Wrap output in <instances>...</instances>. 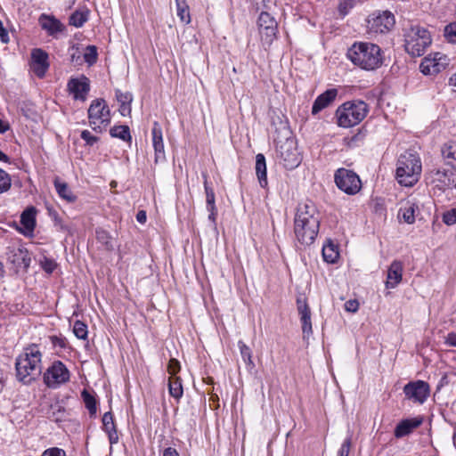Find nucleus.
I'll return each mask as SVG.
<instances>
[{
	"label": "nucleus",
	"instance_id": "nucleus-42",
	"mask_svg": "<svg viewBox=\"0 0 456 456\" xmlns=\"http://www.w3.org/2000/svg\"><path fill=\"white\" fill-rule=\"evenodd\" d=\"M442 220L446 225L456 224V208L445 211L443 214Z\"/></svg>",
	"mask_w": 456,
	"mask_h": 456
},
{
	"label": "nucleus",
	"instance_id": "nucleus-17",
	"mask_svg": "<svg viewBox=\"0 0 456 456\" xmlns=\"http://www.w3.org/2000/svg\"><path fill=\"white\" fill-rule=\"evenodd\" d=\"M67 87L75 100L85 102L90 90V82L86 77L81 76L80 77L70 78Z\"/></svg>",
	"mask_w": 456,
	"mask_h": 456
},
{
	"label": "nucleus",
	"instance_id": "nucleus-9",
	"mask_svg": "<svg viewBox=\"0 0 456 456\" xmlns=\"http://www.w3.org/2000/svg\"><path fill=\"white\" fill-rule=\"evenodd\" d=\"M395 16L389 11H378L370 14L367 20V31L372 36L389 32L395 26Z\"/></svg>",
	"mask_w": 456,
	"mask_h": 456
},
{
	"label": "nucleus",
	"instance_id": "nucleus-51",
	"mask_svg": "<svg viewBox=\"0 0 456 456\" xmlns=\"http://www.w3.org/2000/svg\"><path fill=\"white\" fill-rule=\"evenodd\" d=\"M359 308V303L355 299L347 300L345 303V310L349 313H355Z\"/></svg>",
	"mask_w": 456,
	"mask_h": 456
},
{
	"label": "nucleus",
	"instance_id": "nucleus-28",
	"mask_svg": "<svg viewBox=\"0 0 456 456\" xmlns=\"http://www.w3.org/2000/svg\"><path fill=\"white\" fill-rule=\"evenodd\" d=\"M256 174L262 188L267 186L266 163L265 158L262 153L256 156Z\"/></svg>",
	"mask_w": 456,
	"mask_h": 456
},
{
	"label": "nucleus",
	"instance_id": "nucleus-22",
	"mask_svg": "<svg viewBox=\"0 0 456 456\" xmlns=\"http://www.w3.org/2000/svg\"><path fill=\"white\" fill-rule=\"evenodd\" d=\"M152 144L155 151V163H159L165 159L164 142L162 130L158 122L153 124L151 130Z\"/></svg>",
	"mask_w": 456,
	"mask_h": 456
},
{
	"label": "nucleus",
	"instance_id": "nucleus-25",
	"mask_svg": "<svg viewBox=\"0 0 456 456\" xmlns=\"http://www.w3.org/2000/svg\"><path fill=\"white\" fill-rule=\"evenodd\" d=\"M338 90L335 88L328 89L320 94L314 101L312 107V113L314 115L319 113L323 109L327 108L337 97Z\"/></svg>",
	"mask_w": 456,
	"mask_h": 456
},
{
	"label": "nucleus",
	"instance_id": "nucleus-32",
	"mask_svg": "<svg viewBox=\"0 0 456 456\" xmlns=\"http://www.w3.org/2000/svg\"><path fill=\"white\" fill-rule=\"evenodd\" d=\"M89 11L87 9L77 10L69 17V24L76 27H82L87 21Z\"/></svg>",
	"mask_w": 456,
	"mask_h": 456
},
{
	"label": "nucleus",
	"instance_id": "nucleus-60",
	"mask_svg": "<svg viewBox=\"0 0 456 456\" xmlns=\"http://www.w3.org/2000/svg\"><path fill=\"white\" fill-rule=\"evenodd\" d=\"M96 234H97L98 240L107 243V241H105V240L108 239V235L104 231H97Z\"/></svg>",
	"mask_w": 456,
	"mask_h": 456
},
{
	"label": "nucleus",
	"instance_id": "nucleus-19",
	"mask_svg": "<svg viewBox=\"0 0 456 456\" xmlns=\"http://www.w3.org/2000/svg\"><path fill=\"white\" fill-rule=\"evenodd\" d=\"M48 55L42 49H34L31 53L30 69L39 77H43L49 67Z\"/></svg>",
	"mask_w": 456,
	"mask_h": 456
},
{
	"label": "nucleus",
	"instance_id": "nucleus-30",
	"mask_svg": "<svg viewBox=\"0 0 456 456\" xmlns=\"http://www.w3.org/2000/svg\"><path fill=\"white\" fill-rule=\"evenodd\" d=\"M54 186L58 195L61 199L67 200L68 202L75 201L76 196L73 194L66 183L61 182L59 179H55Z\"/></svg>",
	"mask_w": 456,
	"mask_h": 456
},
{
	"label": "nucleus",
	"instance_id": "nucleus-27",
	"mask_svg": "<svg viewBox=\"0 0 456 456\" xmlns=\"http://www.w3.org/2000/svg\"><path fill=\"white\" fill-rule=\"evenodd\" d=\"M102 425L104 431L108 434L110 444H117L118 442V436L113 420V416L110 411L103 414Z\"/></svg>",
	"mask_w": 456,
	"mask_h": 456
},
{
	"label": "nucleus",
	"instance_id": "nucleus-39",
	"mask_svg": "<svg viewBox=\"0 0 456 456\" xmlns=\"http://www.w3.org/2000/svg\"><path fill=\"white\" fill-rule=\"evenodd\" d=\"M204 176V187L206 192V203L207 208H211L212 206H216L215 204V192L212 188L208 185V177L207 175H203Z\"/></svg>",
	"mask_w": 456,
	"mask_h": 456
},
{
	"label": "nucleus",
	"instance_id": "nucleus-53",
	"mask_svg": "<svg viewBox=\"0 0 456 456\" xmlns=\"http://www.w3.org/2000/svg\"><path fill=\"white\" fill-rule=\"evenodd\" d=\"M445 344L451 346H456V333L451 332L445 337Z\"/></svg>",
	"mask_w": 456,
	"mask_h": 456
},
{
	"label": "nucleus",
	"instance_id": "nucleus-15",
	"mask_svg": "<svg viewBox=\"0 0 456 456\" xmlns=\"http://www.w3.org/2000/svg\"><path fill=\"white\" fill-rule=\"evenodd\" d=\"M447 64V56L441 53H436L422 60L419 69L424 75H435L443 70Z\"/></svg>",
	"mask_w": 456,
	"mask_h": 456
},
{
	"label": "nucleus",
	"instance_id": "nucleus-44",
	"mask_svg": "<svg viewBox=\"0 0 456 456\" xmlns=\"http://www.w3.org/2000/svg\"><path fill=\"white\" fill-rule=\"evenodd\" d=\"M357 0H341L338 5L339 12L345 16L353 8Z\"/></svg>",
	"mask_w": 456,
	"mask_h": 456
},
{
	"label": "nucleus",
	"instance_id": "nucleus-52",
	"mask_svg": "<svg viewBox=\"0 0 456 456\" xmlns=\"http://www.w3.org/2000/svg\"><path fill=\"white\" fill-rule=\"evenodd\" d=\"M0 39L3 43L9 42V35L7 30L4 27L3 21L0 20Z\"/></svg>",
	"mask_w": 456,
	"mask_h": 456
},
{
	"label": "nucleus",
	"instance_id": "nucleus-61",
	"mask_svg": "<svg viewBox=\"0 0 456 456\" xmlns=\"http://www.w3.org/2000/svg\"><path fill=\"white\" fill-rule=\"evenodd\" d=\"M8 128L9 126L0 119V134L4 133Z\"/></svg>",
	"mask_w": 456,
	"mask_h": 456
},
{
	"label": "nucleus",
	"instance_id": "nucleus-5",
	"mask_svg": "<svg viewBox=\"0 0 456 456\" xmlns=\"http://www.w3.org/2000/svg\"><path fill=\"white\" fill-rule=\"evenodd\" d=\"M369 111L367 104L362 101L346 102L336 111L338 125L349 128L362 121Z\"/></svg>",
	"mask_w": 456,
	"mask_h": 456
},
{
	"label": "nucleus",
	"instance_id": "nucleus-54",
	"mask_svg": "<svg viewBox=\"0 0 456 456\" xmlns=\"http://www.w3.org/2000/svg\"><path fill=\"white\" fill-rule=\"evenodd\" d=\"M122 116H127L131 113L130 103L120 104L118 109Z\"/></svg>",
	"mask_w": 456,
	"mask_h": 456
},
{
	"label": "nucleus",
	"instance_id": "nucleus-59",
	"mask_svg": "<svg viewBox=\"0 0 456 456\" xmlns=\"http://www.w3.org/2000/svg\"><path fill=\"white\" fill-rule=\"evenodd\" d=\"M253 2L255 3V4L257 6V9L259 8H268V0H253Z\"/></svg>",
	"mask_w": 456,
	"mask_h": 456
},
{
	"label": "nucleus",
	"instance_id": "nucleus-23",
	"mask_svg": "<svg viewBox=\"0 0 456 456\" xmlns=\"http://www.w3.org/2000/svg\"><path fill=\"white\" fill-rule=\"evenodd\" d=\"M403 265L400 261H393L388 268L386 287L395 289L402 281Z\"/></svg>",
	"mask_w": 456,
	"mask_h": 456
},
{
	"label": "nucleus",
	"instance_id": "nucleus-16",
	"mask_svg": "<svg viewBox=\"0 0 456 456\" xmlns=\"http://www.w3.org/2000/svg\"><path fill=\"white\" fill-rule=\"evenodd\" d=\"M419 200L415 196L401 200L398 218L403 220L406 224H413L416 219L415 213L419 210Z\"/></svg>",
	"mask_w": 456,
	"mask_h": 456
},
{
	"label": "nucleus",
	"instance_id": "nucleus-38",
	"mask_svg": "<svg viewBox=\"0 0 456 456\" xmlns=\"http://www.w3.org/2000/svg\"><path fill=\"white\" fill-rule=\"evenodd\" d=\"M73 332L75 336L79 339L87 338V326L80 321L75 322L73 326Z\"/></svg>",
	"mask_w": 456,
	"mask_h": 456
},
{
	"label": "nucleus",
	"instance_id": "nucleus-21",
	"mask_svg": "<svg viewBox=\"0 0 456 456\" xmlns=\"http://www.w3.org/2000/svg\"><path fill=\"white\" fill-rule=\"evenodd\" d=\"M38 22L41 28L53 37H57L65 28V26L54 16L45 13L40 15Z\"/></svg>",
	"mask_w": 456,
	"mask_h": 456
},
{
	"label": "nucleus",
	"instance_id": "nucleus-1",
	"mask_svg": "<svg viewBox=\"0 0 456 456\" xmlns=\"http://www.w3.org/2000/svg\"><path fill=\"white\" fill-rule=\"evenodd\" d=\"M321 215L312 201L300 203L294 221V232L297 240L305 245L312 244L320 227Z\"/></svg>",
	"mask_w": 456,
	"mask_h": 456
},
{
	"label": "nucleus",
	"instance_id": "nucleus-55",
	"mask_svg": "<svg viewBox=\"0 0 456 456\" xmlns=\"http://www.w3.org/2000/svg\"><path fill=\"white\" fill-rule=\"evenodd\" d=\"M73 53L70 54V60L76 64H81V56L77 49H73Z\"/></svg>",
	"mask_w": 456,
	"mask_h": 456
},
{
	"label": "nucleus",
	"instance_id": "nucleus-45",
	"mask_svg": "<svg viewBox=\"0 0 456 456\" xmlns=\"http://www.w3.org/2000/svg\"><path fill=\"white\" fill-rule=\"evenodd\" d=\"M40 265L42 268L48 273H52L57 266L56 262L53 259L48 257H44V259L41 260Z\"/></svg>",
	"mask_w": 456,
	"mask_h": 456
},
{
	"label": "nucleus",
	"instance_id": "nucleus-64",
	"mask_svg": "<svg viewBox=\"0 0 456 456\" xmlns=\"http://www.w3.org/2000/svg\"><path fill=\"white\" fill-rule=\"evenodd\" d=\"M176 6L187 5V0H175Z\"/></svg>",
	"mask_w": 456,
	"mask_h": 456
},
{
	"label": "nucleus",
	"instance_id": "nucleus-35",
	"mask_svg": "<svg viewBox=\"0 0 456 456\" xmlns=\"http://www.w3.org/2000/svg\"><path fill=\"white\" fill-rule=\"evenodd\" d=\"M238 346L243 362L249 369H253L255 367V363L252 360L251 349L241 340L238 342Z\"/></svg>",
	"mask_w": 456,
	"mask_h": 456
},
{
	"label": "nucleus",
	"instance_id": "nucleus-14",
	"mask_svg": "<svg viewBox=\"0 0 456 456\" xmlns=\"http://www.w3.org/2000/svg\"><path fill=\"white\" fill-rule=\"evenodd\" d=\"M403 392L407 399L421 404L429 396L430 387L427 382L417 380L406 384Z\"/></svg>",
	"mask_w": 456,
	"mask_h": 456
},
{
	"label": "nucleus",
	"instance_id": "nucleus-26",
	"mask_svg": "<svg viewBox=\"0 0 456 456\" xmlns=\"http://www.w3.org/2000/svg\"><path fill=\"white\" fill-rule=\"evenodd\" d=\"M297 310L302 323V331L304 335L312 334L311 311L305 300L297 299Z\"/></svg>",
	"mask_w": 456,
	"mask_h": 456
},
{
	"label": "nucleus",
	"instance_id": "nucleus-47",
	"mask_svg": "<svg viewBox=\"0 0 456 456\" xmlns=\"http://www.w3.org/2000/svg\"><path fill=\"white\" fill-rule=\"evenodd\" d=\"M116 97L120 104L131 103L132 95L129 93H122L120 90L116 91Z\"/></svg>",
	"mask_w": 456,
	"mask_h": 456
},
{
	"label": "nucleus",
	"instance_id": "nucleus-50",
	"mask_svg": "<svg viewBox=\"0 0 456 456\" xmlns=\"http://www.w3.org/2000/svg\"><path fill=\"white\" fill-rule=\"evenodd\" d=\"M81 138L89 145L94 144L98 140V138L94 136L88 130L82 131Z\"/></svg>",
	"mask_w": 456,
	"mask_h": 456
},
{
	"label": "nucleus",
	"instance_id": "nucleus-57",
	"mask_svg": "<svg viewBox=\"0 0 456 456\" xmlns=\"http://www.w3.org/2000/svg\"><path fill=\"white\" fill-rule=\"evenodd\" d=\"M163 456H180L175 448L167 447L163 452Z\"/></svg>",
	"mask_w": 456,
	"mask_h": 456
},
{
	"label": "nucleus",
	"instance_id": "nucleus-20",
	"mask_svg": "<svg viewBox=\"0 0 456 456\" xmlns=\"http://www.w3.org/2000/svg\"><path fill=\"white\" fill-rule=\"evenodd\" d=\"M423 422V417L417 416L401 420L395 427L394 435L396 438H403L411 434Z\"/></svg>",
	"mask_w": 456,
	"mask_h": 456
},
{
	"label": "nucleus",
	"instance_id": "nucleus-63",
	"mask_svg": "<svg viewBox=\"0 0 456 456\" xmlns=\"http://www.w3.org/2000/svg\"><path fill=\"white\" fill-rule=\"evenodd\" d=\"M0 161L8 162L9 158L6 154H4L3 151H0Z\"/></svg>",
	"mask_w": 456,
	"mask_h": 456
},
{
	"label": "nucleus",
	"instance_id": "nucleus-49",
	"mask_svg": "<svg viewBox=\"0 0 456 456\" xmlns=\"http://www.w3.org/2000/svg\"><path fill=\"white\" fill-rule=\"evenodd\" d=\"M66 453L62 449L53 447L45 450L41 456H65Z\"/></svg>",
	"mask_w": 456,
	"mask_h": 456
},
{
	"label": "nucleus",
	"instance_id": "nucleus-34",
	"mask_svg": "<svg viewBox=\"0 0 456 456\" xmlns=\"http://www.w3.org/2000/svg\"><path fill=\"white\" fill-rule=\"evenodd\" d=\"M168 390L171 396L180 399L183 396V390L182 381L179 377H170L168 382Z\"/></svg>",
	"mask_w": 456,
	"mask_h": 456
},
{
	"label": "nucleus",
	"instance_id": "nucleus-43",
	"mask_svg": "<svg viewBox=\"0 0 456 456\" xmlns=\"http://www.w3.org/2000/svg\"><path fill=\"white\" fill-rule=\"evenodd\" d=\"M11 187V178L9 175L0 168V193L9 190Z\"/></svg>",
	"mask_w": 456,
	"mask_h": 456
},
{
	"label": "nucleus",
	"instance_id": "nucleus-12",
	"mask_svg": "<svg viewBox=\"0 0 456 456\" xmlns=\"http://www.w3.org/2000/svg\"><path fill=\"white\" fill-rule=\"evenodd\" d=\"M335 183L337 186L349 195L356 194L362 187L359 176L353 171L339 168L335 173Z\"/></svg>",
	"mask_w": 456,
	"mask_h": 456
},
{
	"label": "nucleus",
	"instance_id": "nucleus-41",
	"mask_svg": "<svg viewBox=\"0 0 456 456\" xmlns=\"http://www.w3.org/2000/svg\"><path fill=\"white\" fill-rule=\"evenodd\" d=\"M444 37L449 42L456 44V21L451 22L445 26Z\"/></svg>",
	"mask_w": 456,
	"mask_h": 456
},
{
	"label": "nucleus",
	"instance_id": "nucleus-58",
	"mask_svg": "<svg viewBox=\"0 0 456 456\" xmlns=\"http://www.w3.org/2000/svg\"><path fill=\"white\" fill-rule=\"evenodd\" d=\"M136 220L141 224H144L147 220L146 212L144 210H140L136 215Z\"/></svg>",
	"mask_w": 456,
	"mask_h": 456
},
{
	"label": "nucleus",
	"instance_id": "nucleus-6",
	"mask_svg": "<svg viewBox=\"0 0 456 456\" xmlns=\"http://www.w3.org/2000/svg\"><path fill=\"white\" fill-rule=\"evenodd\" d=\"M431 41V36L425 28L419 25H411L410 28H405L404 47L406 52L411 56L424 54Z\"/></svg>",
	"mask_w": 456,
	"mask_h": 456
},
{
	"label": "nucleus",
	"instance_id": "nucleus-13",
	"mask_svg": "<svg viewBox=\"0 0 456 456\" xmlns=\"http://www.w3.org/2000/svg\"><path fill=\"white\" fill-rule=\"evenodd\" d=\"M257 23L262 44L271 45L276 38L278 28L276 20L269 12L263 11L259 14Z\"/></svg>",
	"mask_w": 456,
	"mask_h": 456
},
{
	"label": "nucleus",
	"instance_id": "nucleus-56",
	"mask_svg": "<svg viewBox=\"0 0 456 456\" xmlns=\"http://www.w3.org/2000/svg\"><path fill=\"white\" fill-rule=\"evenodd\" d=\"M208 211L209 212L208 219L215 224L217 215V210L216 206H212L211 208H207Z\"/></svg>",
	"mask_w": 456,
	"mask_h": 456
},
{
	"label": "nucleus",
	"instance_id": "nucleus-4",
	"mask_svg": "<svg viewBox=\"0 0 456 456\" xmlns=\"http://www.w3.org/2000/svg\"><path fill=\"white\" fill-rule=\"evenodd\" d=\"M421 161L416 152L406 151L398 159L396 168V179L404 186L415 184L421 174Z\"/></svg>",
	"mask_w": 456,
	"mask_h": 456
},
{
	"label": "nucleus",
	"instance_id": "nucleus-18",
	"mask_svg": "<svg viewBox=\"0 0 456 456\" xmlns=\"http://www.w3.org/2000/svg\"><path fill=\"white\" fill-rule=\"evenodd\" d=\"M7 259L17 267L28 268L30 265V256L24 247H9L7 248Z\"/></svg>",
	"mask_w": 456,
	"mask_h": 456
},
{
	"label": "nucleus",
	"instance_id": "nucleus-33",
	"mask_svg": "<svg viewBox=\"0 0 456 456\" xmlns=\"http://www.w3.org/2000/svg\"><path fill=\"white\" fill-rule=\"evenodd\" d=\"M110 134L112 137L121 139L124 142H131L132 136L130 134V129L127 126L120 125L113 126Z\"/></svg>",
	"mask_w": 456,
	"mask_h": 456
},
{
	"label": "nucleus",
	"instance_id": "nucleus-11",
	"mask_svg": "<svg viewBox=\"0 0 456 456\" xmlns=\"http://www.w3.org/2000/svg\"><path fill=\"white\" fill-rule=\"evenodd\" d=\"M70 378V372L61 361H54L45 371L43 379L47 387L59 388L66 384Z\"/></svg>",
	"mask_w": 456,
	"mask_h": 456
},
{
	"label": "nucleus",
	"instance_id": "nucleus-29",
	"mask_svg": "<svg viewBox=\"0 0 456 456\" xmlns=\"http://www.w3.org/2000/svg\"><path fill=\"white\" fill-rule=\"evenodd\" d=\"M442 155L449 166L456 168V142L445 144L442 149Z\"/></svg>",
	"mask_w": 456,
	"mask_h": 456
},
{
	"label": "nucleus",
	"instance_id": "nucleus-8",
	"mask_svg": "<svg viewBox=\"0 0 456 456\" xmlns=\"http://www.w3.org/2000/svg\"><path fill=\"white\" fill-rule=\"evenodd\" d=\"M90 126L97 132H102L110 123V111L103 99L94 100L88 109Z\"/></svg>",
	"mask_w": 456,
	"mask_h": 456
},
{
	"label": "nucleus",
	"instance_id": "nucleus-2",
	"mask_svg": "<svg viewBox=\"0 0 456 456\" xmlns=\"http://www.w3.org/2000/svg\"><path fill=\"white\" fill-rule=\"evenodd\" d=\"M42 354L38 346L31 345L24 349L15 362L17 379L24 384L35 380L42 370Z\"/></svg>",
	"mask_w": 456,
	"mask_h": 456
},
{
	"label": "nucleus",
	"instance_id": "nucleus-3",
	"mask_svg": "<svg viewBox=\"0 0 456 456\" xmlns=\"http://www.w3.org/2000/svg\"><path fill=\"white\" fill-rule=\"evenodd\" d=\"M351 61L366 70H373L381 66L383 57L379 45L371 43H354L348 50Z\"/></svg>",
	"mask_w": 456,
	"mask_h": 456
},
{
	"label": "nucleus",
	"instance_id": "nucleus-24",
	"mask_svg": "<svg viewBox=\"0 0 456 456\" xmlns=\"http://www.w3.org/2000/svg\"><path fill=\"white\" fill-rule=\"evenodd\" d=\"M35 208H27L20 216L19 231L25 236H31L36 225Z\"/></svg>",
	"mask_w": 456,
	"mask_h": 456
},
{
	"label": "nucleus",
	"instance_id": "nucleus-37",
	"mask_svg": "<svg viewBox=\"0 0 456 456\" xmlns=\"http://www.w3.org/2000/svg\"><path fill=\"white\" fill-rule=\"evenodd\" d=\"M82 397L85 402L86 408L88 409L91 414H95L96 412V401L94 397L89 394L86 390L82 392Z\"/></svg>",
	"mask_w": 456,
	"mask_h": 456
},
{
	"label": "nucleus",
	"instance_id": "nucleus-40",
	"mask_svg": "<svg viewBox=\"0 0 456 456\" xmlns=\"http://www.w3.org/2000/svg\"><path fill=\"white\" fill-rule=\"evenodd\" d=\"M176 14L183 23L189 24L191 22V15L188 4L183 6H176Z\"/></svg>",
	"mask_w": 456,
	"mask_h": 456
},
{
	"label": "nucleus",
	"instance_id": "nucleus-48",
	"mask_svg": "<svg viewBox=\"0 0 456 456\" xmlns=\"http://www.w3.org/2000/svg\"><path fill=\"white\" fill-rule=\"evenodd\" d=\"M351 448V438L345 439L338 451V456H348Z\"/></svg>",
	"mask_w": 456,
	"mask_h": 456
},
{
	"label": "nucleus",
	"instance_id": "nucleus-31",
	"mask_svg": "<svg viewBox=\"0 0 456 456\" xmlns=\"http://www.w3.org/2000/svg\"><path fill=\"white\" fill-rule=\"evenodd\" d=\"M339 253L338 248L332 242H328L322 248V256L324 261L330 264H333L338 258Z\"/></svg>",
	"mask_w": 456,
	"mask_h": 456
},
{
	"label": "nucleus",
	"instance_id": "nucleus-46",
	"mask_svg": "<svg viewBox=\"0 0 456 456\" xmlns=\"http://www.w3.org/2000/svg\"><path fill=\"white\" fill-rule=\"evenodd\" d=\"M167 370L171 377H176V373L180 370V362L176 359H170Z\"/></svg>",
	"mask_w": 456,
	"mask_h": 456
},
{
	"label": "nucleus",
	"instance_id": "nucleus-10",
	"mask_svg": "<svg viewBox=\"0 0 456 456\" xmlns=\"http://www.w3.org/2000/svg\"><path fill=\"white\" fill-rule=\"evenodd\" d=\"M428 183L439 191H446L456 190V172L446 168H435L427 175Z\"/></svg>",
	"mask_w": 456,
	"mask_h": 456
},
{
	"label": "nucleus",
	"instance_id": "nucleus-62",
	"mask_svg": "<svg viewBox=\"0 0 456 456\" xmlns=\"http://www.w3.org/2000/svg\"><path fill=\"white\" fill-rule=\"evenodd\" d=\"M449 84L452 86H456V72L450 77Z\"/></svg>",
	"mask_w": 456,
	"mask_h": 456
},
{
	"label": "nucleus",
	"instance_id": "nucleus-36",
	"mask_svg": "<svg viewBox=\"0 0 456 456\" xmlns=\"http://www.w3.org/2000/svg\"><path fill=\"white\" fill-rule=\"evenodd\" d=\"M98 57L97 48L94 45H88L85 48L83 53L84 61L88 65H93L96 62Z\"/></svg>",
	"mask_w": 456,
	"mask_h": 456
},
{
	"label": "nucleus",
	"instance_id": "nucleus-7",
	"mask_svg": "<svg viewBox=\"0 0 456 456\" xmlns=\"http://www.w3.org/2000/svg\"><path fill=\"white\" fill-rule=\"evenodd\" d=\"M277 157L287 169H294L301 163L302 156L297 149L295 137L288 136L285 141H277Z\"/></svg>",
	"mask_w": 456,
	"mask_h": 456
}]
</instances>
